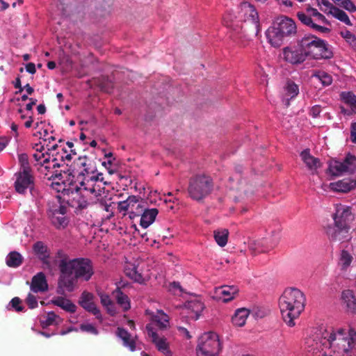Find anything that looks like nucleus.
<instances>
[{
  "mask_svg": "<svg viewBox=\"0 0 356 356\" xmlns=\"http://www.w3.org/2000/svg\"><path fill=\"white\" fill-rule=\"evenodd\" d=\"M306 12L309 15V16L316 17H317V15H318L319 12L317 10V9L314 8H307L306 10Z\"/></svg>",
  "mask_w": 356,
  "mask_h": 356,
  "instance_id": "680f3d73",
  "label": "nucleus"
},
{
  "mask_svg": "<svg viewBox=\"0 0 356 356\" xmlns=\"http://www.w3.org/2000/svg\"><path fill=\"white\" fill-rule=\"evenodd\" d=\"M342 101L348 104L352 111H356V96L351 92H342L340 94Z\"/></svg>",
  "mask_w": 356,
  "mask_h": 356,
  "instance_id": "79ce46f5",
  "label": "nucleus"
},
{
  "mask_svg": "<svg viewBox=\"0 0 356 356\" xmlns=\"http://www.w3.org/2000/svg\"><path fill=\"white\" fill-rule=\"evenodd\" d=\"M266 35L268 42L274 47H280L285 38L275 24L267 29Z\"/></svg>",
  "mask_w": 356,
  "mask_h": 356,
  "instance_id": "a878e982",
  "label": "nucleus"
},
{
  "mask_svg": "<svg viewBox=\"0 0 356 356\" xmlns=\"http://www.w3.org/2000/svg\"><path fill=\"white\" fill-rule=\"evenodd\" d=\"M317 2L318 5L321 7V10L327 14L329 10H332V8L336 7L333 6L328 0H317Z\"/></svg>",
  "mask_w": 356,
  "mask_h": 356,
  "instance_id": "09e8293b",
  "label": "nucleus"
},
{
  "mask_svg": "<svg viewBox=\"0 0 356 356\" xmlns=\"http://www.w3.org/2000/svg\"><path fill=\"white\" fill-rule=\"evenodd\" d=\"M20 303L21 300L17 297L13 298L10 302L12 307H13L17 312H21L23 310V307L19 305Z\"/></svg>",
  "mask_w": 356,
  "mask_h": 356,
  "instance_id": "864d4df0",
  "label": "nucleus"
},
{
  "mask_svg": "<svg viewBox=\"0 0 356 356\" xmlns=\"http://www.w3.org/2000/svg\"><path fill=\"white\" fill-rule=\"evenodd\" d=\"M316 20L320 23H323L327 25L330 24L329 21L325 18V17L323 15H322L320 13H318V15H317V17H316Z\"/></svg>",
  "mask_w": 356,
  "mask_h": 356,
  "instance_id": "4d7b16f0",
  "label": "nucleus"
},
{
  "mask_svg": "<svg viewBox=\"0 0 356 356\" xmlns=\"http://www.w3.org/2000/svg\"><path fill=\"white\" fill-rule=\"evenodd\" d=\"M356 158L348 154L343 162L334 160L329 163V172L334 176H339L343 172H353L355 168Z\"/></svg>",
  "mask_w": 356,
  "mask_h": 356,
  "instance_id": "4468645a",
  "label": "nucleus"
},
{
  "mask_svg": "<svg viewBox=\"0 0 356 356\" xmlns=\"http://www.w3.org/2000/svg\"><path fill=\"white\" fill-rule=\"evenodd\" d=\"M299 93V88L297 84L291 81H288L283 88L282 92V103L288 106L290 99L296 97Z\"/></svg>",
  "mask_w": 356,
  "mask_h": 356,
  "instance_id": "393cba45",
  "label": "nucleus"
},
{
  "mask_svg": "<svg viewBox=\"0 0 356 356\" xmlns=\"http://www.w3.org/2000/svg\"><path fill=\"white\" fill-rule=\"evenodd\" d=\"M297 17L303 24L309 26L316 31L322 33H328L330 32V29L329 28L314 23L307 12H298L297 13Z\"/></svg>",
  "mask_w": 356,
  "mask_h": 356,
  "instance_id": "cd10ccee",
  "label": "nucleus"
},
{
  "mask_svg": "<svg viewBox=\"0 0 356 356\" xmlns=\"http://www.w3.org/2000/svg\"><path fill=\"white\" fill-rule=\"evenodd\" d=\"M332 214L334 225L330 227L327 234L332 241H344L348 239L350 222L354 219L350 207L340 203L335 204Z\"/></svg>",
  "mask_w": 356,
  "mask_h": 356,
  "instance_id": "0eeeda50",
  "label": "nucleus"
},
{
  "mask_svg": "<svg viewBox=\"0 0 356 356\" xmlns=\"http://www.w3.org/2000/svg\"><path fill=\"white\" fill-rule=\"evenodd\" d=\"M250 314L249 310L245 308L238 309L232 317V323L234 325L242 327L245 324Z\"/></svg>",
  "mask_w": 356,
  "mask_h": 356,
  "instance_id": "c9c22d12",
  "label": "nucleus"
},
{
  "mask_svg": "<svg viewBox=\"0 0 356 356\" xmlns=\"http://www.w3.org/2000/svg\"><path fill=\"white\" fill-rule=\"evenodd\" d=\"M22 256L15 251L10 252L6 258V263L7 266L11 268L19 267L22 264Z\"/></svg>",
  "mask_w": 356,
  "mask_h": 356,
  "instance_id": "4c0bfd02",
  "label": "nucleus"
},
{
  "mask_svg": "<svg viewBox=\"0 0 356 356\" xmlns=\"http://www.w3.org/2000/svg\"><path fill=\"white\" fill-rule=\"evenodd\" d=\"M117 336L121 339L123 345L128 348L131 351L136 349V337H133L125 329L118 327L117 330Z\"/></svg>",
  "mask_w": 356,
  "mask_h": 356,
  "instance_id": "7c9ffc66",
  "label": "nucleus"
},
{
  "mask_svg": "<svg viewBox=\"0 0 356 356\" xmlns=\"http://www.w3.org/2000/svg\"><path fill=\"white\" fill-rule=\"evenodd\" d=\"M94 296L89 292L84 291L80 298L79 304L82 307L94 314L99 320H102V315L99 309L93 302Z\"/></svg>",
  "mask_w": 356,
  "mask_h": 356,
  "instance_id": "aec40b11",
  "label": "nucleus"
},
{
  "mask_svg": "<svg viewBox=\"0 0 356 356\" xmlns=\"http://www.w3.org/2000/svg\"><path fill=\"white\" fill-rule=\"evenodd\" d=\"M10 139L6 136L0 137V151L3 150L8 144Z\"/></svg>",
  "mask_w": 356,
  "mask_h": 356,
  "instance_id": "6e6d98bb",
  "label": "nucleus"
},
{
  "mask_svg": "<svg viewBox=\"0 0 356 356\" xmlns=\"http://www.w3.org/2000/svg\"><path fill=\"white\" fill-rule=\"evenodd\" d=\"M26 71L30 74H35L36 72L35 65L33 63H29L26 65Z\"/></svg>",
  "mask_w": 356,
  "mask_h": 356,
  "instance_id": "052dcab7",
  "label": "nucleus"
},
{
  "mask_svg": "<svg viewBox=\"0 0 356 356\" xmlns=\"http://www.w3.org/2000/svg\"><path fill=\"white\" fill-rule=\"evenodd\" d=\"M80 329L83 332H89L95 335L98 334V331L96 327L90 323L81 324Z\"/></svg>",
  "mask_w": 356,
  "mask_h": 356,
  "instance_id": "8fccbe9b",
  "label": "nucleus"
},
{
  "mask_svg": "<svg viewBox=\"0 0 356 356\" xmlns=\"http://www.w3.org/2000/svg\"><path fill=\"white\" fill-rule=\"evenodd\" d=\"M314 76L317 78L325 86H330L332 82V76L329 74L323 71L316 72L314 74Z\"/></svg>",
  "mask_w": 356,
  "mask_h": 356,
  "instance_id": "a18cd8bd",
  "label": "nucleus"
},
{
  "mask_svg": "<svg viewBox=\"0 0 356 356\" xmlns=\"http://www.w3.org/2000/svg\"><path fill=\"white\" fill-rule=\"evenodd\" d=\"M74 144L67 142L66 146L52 144L46 151L42 143L33 144V158L38 170L45 176L49 175L50 170L58 168L64 164L69 165L76 152L72 149Z\"/></svg>",
  "mask_w": 356,
  "mask_h": 356,
  "instance_id": "7ed1b4c3",
  "label": "nucleus"
},
{
  "mask_svg": "<svg viewBox=\"0 0 356 356\" xmlns=\"http://www.w3.org/2000/svg\"><path fill=\"white\" fill-rule=\"evenodd\" d=\"M168 289L175 294H179L181 292V286L179 282H173L170 283Z\"/></svg>",
  "mask_w": 356,
  "mask_h": 356,
  "instance_id": "603ef678",
  "label": "nucleus"
},
{
  "mask_svg": "<svg viewBox=\"0 0 356 356\" xmlns=\"http://www.w3.org/2000/svg\"><path fill=\"white\" fill-rule=\"evenodd\" d=\"M98 295L100 298L101 303L106 309L107 312L112 316L115 314V305L111 300L108 295L102 292H99Z\"/></svg>",
  "mask_w": 356,
  "mask_h": 356,
  "instance_id": "a19ab883",
  "label": "nucleus"
},
{
  "mask_svg": "<svg viewBox=\"0 0 356 356\" xmlns=\"http://www.w3.org/2000/svg\"><path fill=\"white\" fill-rule=\"evenodd\" d=\"M63 319L54 312H49L47 314L46 320L42 322L43 327L52 325H59Z\"/></svg>",
  "mask_w": 356,
  "mask_h": 356,
  "instance_id": "37998d69",
  "label": "nucleus"
},
{
  "mask_svg": "<svg viewBox=\"0 0 356 356\" xmlns=\"http://www.w3.org/2000/svg\"><path fill=\"white\" fill-rule=\"evenodd\" d=\"M105 157L108 159V164L111 165L112 163L111 158L113 157V154L111 152L106 154Z\"/></svg>",
  "mask_w": 356,
  "mask_h": 356,
  "instance_id": "338daca9",
  "label": "nucleus"
},
{
  "mask_svg": "<svg viewBox=\"0 0 356 356\" xmlns=\"http://www.w3.org/2000/svg\"><path fill=\"white\" fill-rule=\"evenodd\" d=\"M305 296L296 288L284 290L279 299V307L284 321L289 327H293L305 307Z\"/></svg>",
  "mask_w": 356,
  "mask_h": 356,
  "instance_id": "423d86ee",
  "label": "nucleus"
},
{
  "mask_svg": "<svg viewBox=\"0 0 356 356\" xmlns=\"http://www.w3.org/2000/svg\"><path fill=\"white\" fill-rule=\"evenodd\" d=\"M113 293L118 305H120L124 311L130 309V301L127 295L124 294L120 289H116Z\"/></svg>",
  "mask_w": 356,
  "mask_h": 356,
  "instance_id": "ea45409f",
  "label": "nucleus"
},
{
  "mask_svg": "<svg viewBox=\"0 0 356 356\" xmlns=\"http://www.w3.org/2000/svg\"><path fill=\"white\" fill-rule=\"evenodd\" d=\"M34 253L42 261L44 265L49 266V252L47 247L41 241L36 242L33 247Z\"/></svg>",
  "mask_w": 356,
  "mask_h": 356,
  "instance_id": "473e14b6",
  "label": "nucleus"
},
{
  "mask_svg": "<svg viewBox=\"0 0 356 356\" xmlns=\"http://www.w3.org/2000/svg\"><path fill=\"white\" fill-rule=\"evenodd\" d=\"M336 5L343 8L346 10L354 13L356 11V6L350 0H332Z\"/></svg>",
  "mask_w": 356,
  "mask_h": 356,
  "instance_id": "49530a36",
  "label": "nucleus"
},
{
  "mask_svg": "<svg viewBox=\"0 0 356 356\" xmlns=\"http://www.w3.org/2000/svg\"><path fill=\"white\" fill-rule=\"evenodd\" d=\"M145 314L149 317V323L154 324L159 330H166L170 327V317L163 310L158 309L154 312L146 309Z\"/></svg>",
  "mask_w": 356,
  "mask_h": 356,
  "instance_id": "dca6fc26",
  "label": "nucleus"
},
{
  "mask_svg": "<svg viewBox=\"0 0 356 356\" xmlns=\"http://www.w3.org/2000/svg\"><path fill=\"white\" fill-rule=\"evenodd\" d=\"M353 261V254L348 250H343L339 254L337 267L341 273H346L350 271Z\"/></svg>",
  "mask_w": 356,
  "mask_h": 356,
  "instance_id": "5701e85b",
  "label": "nucleus"
},
{
  "mask_svg": "<svg viewBox=\"0 0 356 356\" xmlns=\"http://www.w3.org/2000/svg\"><path fill=\"white\" fill-rule=\"evenodd\" d=\"M66 208L63 206H59L58 209H55L49 216L54 225L58 228H64L67 226L68 220L65 216Z\"/></svg>",
  "mask_w": 356,
  "mask_h": 356,
  "instance_id": "b1692460",
  "label": "nucleus"
},
{
  "mask_svg": "<svg viewBox=\"0 0 356 356\" xmlns=\"http://www.w3.org/2000/svg\"><path fill=\"white\" fill-rule=\"evenodd\" d=\"M30 288L34 293H42L48 290V284L43 273H38L33 277Z\"/></svg>",
  "mask_w": 356,
  "mask_h": 356,
  "instance_id": "bb28decb",
  "label": "nucleus"
},
{
  "mask_svg": "<svg viewBox=\"0 0 356 356\" xmlns=\"http://www.w3.org/2000/svg\"><path fill=\"white\" fill-rule=\"evenodd\" d=\"M99 87L102 90L110 93L113 89V83L110 81H107L106 83H102L99 84Z\"/></svg>",
  "mask_w": 356,
  "mask_h": 356,
  "instance_id": "5fc2aeb1",
  "label": "nucleus"
},
{
  "mask_svg": "<svg viewBox=\"0 0 356 356\" xmlns=\"http://www.w3.org/2000/svg\"><path fill=\"white\" fill-rule=\"evenodd\" d=\"M24 89L29 95H31L33 92V89L29 84H26L24 86Z\"/></svg>",
  "mask_w": 356,
  "mask_h": 356,
  "instance_id": "69168bd1",
  "label": "nucleus"
},
{
  "mask_svg": "<svg viewBox=\"0 0 356 356\" xmlns=\"http://www.w3.org/2000/svg\"><path fill=\"white\" fill-rule=\"evenodd\" d=\"M26 302L31 309H34L38 307V299L35 296L31 293L28 294Z\"/></svg>",
  "mask_w": 356,
  "mask_h": 356,
  "instance_id": "3c124183",
  "label": "nucleus"
},
{
  "mask_svg": "<svg viewBox=\"0 0 356 356\" xmlns=\"http://www.w3.org/2000/svg\"><path fill=\"white\" fill-rule=\"evenodd\" d=\"M51 302L54 305L70 313H74L76 309V306L74 303L63 297H56L51 300Z\"/></svg>",
  "mask_w": 356,
  "mask_h": 356,
  "instance_id": "f704fd0d",
  "label": "nucleus"
},
{
  "mask_svg": "<svg viewBox=\"0 0 356 356\" xmlns=\"http://www.w3.org/2000/svg\"><path fill=\"white\" fill-rule=\"evenodd\" d=\"M350 136L351 140L356 143V122L352 124Z\"/></svg>",
  "mask_w": 356,
  "mask_h": 356,
  "instance_id": "bf43d9fd",
  "label": "nucleus"
},
{
  "mask_svg": "<svg viewBox=\"0 0 356 356\" xmlns=\"http://www.w3.org/2000/svg\"><path fill=\"white\" fill-rule=\"evenodd\" d=\"M300 156L307 168L311 171H315L321 166L320 161L312 156L307 149L302 151Z\"/></svg>",
  "mask_w": 356,
  "mask_h": 356,
  "instance_id": "72a5a7b5",
  "label": "nucleus"
},
{
  "mask_svg": "<svg viewBox=\"0 0 356 356\" xmlns=\"http://www.w3.org/2000/svg\"><path fill=\"white\" fill-rule=\"evenodd\" d=\"M20 118L26 128L33 127L37 131L34 133V136H38L40 142L44 147L46 146V151L48 152V147L52 146L51 143L56 140L51 128L49 124L42 120L41 117L36 116L34 113H22Z\"/></svg>",
  "mask_w": 356,
  "mask_h": 356,
  "instance_id": "1a4fd4ad",
  "label": "nucleus"
},
{
  "mask_svg": "<svg viewBox=\"0 0 356 356\" xmlns=\"http://www.w3.org/2000/svg\"><path fill=\"white\" fill-rule=\"evenodd\" d=\"M341 298L348 312L351 313L356 312V298L353 291L350 289L343 290Z\"/></svg>",
  "mask_w": 356,
  "mask_h": 356,
  "instance_id": "2f4dec72",
  "label": "nucleus"
},
{
  "mask_svg": "<svg viewBox=\"0 0 356 356\" xmlns=\"http://www.w3.org/2000/svg\"><path fill=\"white\" fill-rule=\"evenodd\" d=\"M15 188L18 193L24 194L31 191L34 185V177L31 171L19 170L15 174Z\"/></svg>",
  "mask_w": 356,
  "mask_h": 356,
  "instance_id": "2eb2a0df",
  "label": "nucleus"
},
{
  "mask_svg": "<svg viewBox=\"0 0 356 356\" xmlns=\"http://www.w3.org/2000/svg\"><path fill=\"white\" fill-rule=\"evenodd\" d=\"M229 231L227 229L220 228L214 231L213 236L217 244L220 247H224L227 243Z\"/></svg>",
  "mask_w": 356,
  "mask_h": 356,
  "instance_id": "e433bc0d",
  "label": "nucleus"
},
{
  "mask_svg": "<svg viewBox=\"0 0 356 356\" xmlns=\"http://www.w3.org/2000/svg\"><path fill=\"white\" fill-rule=\"evenodd\" d=\"M18 161L20 165L19 170L31 171L28 155L25 153H21L18 154Z\"/></svg>",
  "mask_w": 356,
  "mask_h": 356,
  "instance_id": "de8ad7c7",
  "label": "nucleus"
},
{
  "mask_svg": "<svg viewBox=\"0 0 356 356\" xmlns=\"http://www.w3.org/2000/svg\"><path fill=\"white\" fill-rule=\"evenodd\" d=\"M279 3L286 7H291L292 2L290 0H277Z\"/></svg>",
  "mask_w": 356,
  "mask_h": 356,
  "instance_id": "e2e57ef3",
  "label": "nucleus"
},
{
  "mask_svg": "<svg viewBox=\"0 0 356 356\" xmlns=\"http://www.w3.org/2000/svg\"><path fill=\"white\" fill-rule=\"evenodd\" d=\"M178 330H179L180 334L185 337L186 339L191 338V336L186 328L183 327H179Z\"/></svg>",
  "mask_w": 356,
  "mask_h": 356,
  "instance_id": "13d9d810",
  "label": "nucleus"
},
{
  "mask_svg": "<svg viewBox=\"0 0 356 356\" xmlns=\"http://www.w3.org/2000/svg\"><path fill=\"white\" fill-rule=\"evenodd\" d=\"M159 213L157 209H147L145 206L143 207V211L140 216V225L146 229L149 227L155 221L156 217Z\"/></svg>",
  "mask_w": 356,
  "mask_h": 356,
  "instance_id": "c756f323",
  "label": "nucleus"
},
{
  "mask_svg": "<svg viewBox=\"0 0 356 356\" xmlns=\"http://www.w3.org/2000/svg\"><path fill=\"white\" fill-rule=\"evenodd\" d=\"M60 275L58 289L65 291H73L78 279L88 281L94 273L91 261L88 259H63L59 263Z\"/></svg>",
  "mask_w": 356,
  "mask_h": 356,
  "instance_id": "20e7f679",
  "label": "nucleus"
},
{
  "mask_svg": "<svg viewBox=\"0 0 356 356\" xmlns=\"http://www.w3.org/2000/svg\"><path fill=\"white\" fill-rule=\"evenodd\" d=\"M148 337L154 344L158 351L165 356H172V353L170 349V343L168 339L158 334L156 330L152 327V323H147L145 327Z\"/></svg>",
  "mask_w": 356,
  "mask_h": 356,
  "instance_id": "ddd939ff",
  "label": "nucleus"
},
{
  "mask_svg": "<svg viewBox=\"0 0 356 356\" xmlns=\"http://www.w3.org/2000/svg\"><path fill=\"white\" fill-rule=\"evenodd\" d=\"M327 14L331 15L334 18L337 19L348 26L353 25L348 15L343 10L339 9L337 7L332 8V10H329Z\"/></svg>",
  "mask_w": 356,
  "mask_h": 356,
  "instance_id": "58836bf2",
  "label": "nucleus"
},
{
  "mask_svg": "<svg viewBox=\"0 0 356 356\" xmlns=\"http://www.w3.org/2000/svg\"><path fill=\"white\" fill-rule=\"evenodd\" d=\"M274 24L284 38L294 35L296 33V24L289 17H280L277 18Z\"/></svg>",
  "mask_w": 356,
  "mask_h": 356,
  "instance_id": "a211bd4d",
  "label": "nucleus"
},
{
  "mask_svg": "<svg viewBox=\"0 0 356 356\" xmlns=\"http://www.w3.org/2000/svg\"><path fill=\"white\" fill-rule=\"evenodd\" d=\"M283 57L286 62L293 65L302 63L307 59L300 47L298 49L285 47L283 49Z\"/></svg>",
  "mask_w": 356,
  "mask_h": 356,
  "instance_id": "6ab92c4d",
  "label": "nucleus"
},
{
  "mask_svg": "<svg viewBox=\"0 0 356 356\" xmlns=\"http://www.w3.org/2000/svg\"><path fill=\"white\" fill-rule=\"evenodd\" d=\"M145 203L135 195H130L127 200L118 202V209L120 213L129 214L130 218L139 216L143 211Z\"/></svg>",
  "mask_w": 356,
  "mask_h": 356,
  "instance_id": "f8f14e48",
  "label": "nucleus"
},
{
  "mask_svg": "<svg viewBox=\"0 0 356 356\" xmlns=\"http://www.w3.org/2000/svg\"><path fill=\"white\" fill-rule=\"evenodd\" d=\"M304 344L308 352L318 356H356V332L320 326L309 332Z\"/></svg>",
  "mask_w": 356,
  "mask_h": 356,
  "instance_id": "f03ea898",
  "label": "nucleus"
},
{
  "mask_svg": "<svg viewBox=\"0 0 356 356\" xmlns=\"http://www.w3.org/2000/svg\"><path fill=\"white\" fill-rule=\"evenodd\" d=\"M47 67L49 70H54L56 67V63L54 61H49L47 63Z\"/></svg>",
  "mask_w": 356,
  "mask_h": 356,
  "instance_id": "774afa93",
  "label": "nucleus"
},
{
  "mask_svg": "<svg viewBox=\"0 0 356 356\" xmlns=\"http://www.w3.org/2000/svg\"><path fill=\"white\" fill-rule=\"evenodd\" d=\"M238 292V289L236 286L225 285L216 288L215 294L216 298L226 302L233 300Z\"/></svg>",
  "mask_w": 356,
  "mask_h": 356,
  "instance_id": "412c9836",
  "label": "nucleus"
},
{
  "mask_svg": "<svg viewBox=\"0 0 356 356\" xmlns=\"http://www.w3.org/2000/svg\"><path fill=\"white\" fill-rule=\"evenodd\" d=\"M306 58L312 60L330 59L333 56L328 43L313 34H305L298 41Z\"/></svg>",
  "mask_w": 356,
  "mask_h": 356,
  "instance_id": "6e6552de",
  "label": "nucleus"
},
{
  "mask_svg": "<svg viewBox=\"0 0 356 356\" xmlns=\"http://www.w3.org/2000/svg\"><path fill=\"white\" fill-rule=\"evenodd\" d=\"M77 175L67 188L63 191L67 195V202L73 207L86 208L88 204L102 201L106 196L105 185L102 173H97L95 161L84 156L75 161Z\"/></svg>",
  "mask_w": 356,
  "mask_h": 356,
  "instance_id": "f257e3e1",
  "label": "nucleus"
},
{
  "mask_svg": "<svg viewBox=\"0 0 356 356\" xmlns=\"http://www.w3.org/2000/svg\"><path fill=\"white\" fill-rule=\"evenodd\" d=\"M124 273L127 277L139 284H143L147 280V276L140 268L139 264L127 262L124 266Z\"/></svg>",
  "mask_w": 356,
  "mask_h": 356,
  "instance_id": "f3484780",
  "label": "nucleus"
},
{
  "mask_svg": "<svg viewBox=\"0 0 356 356\" xmlns=\"http://www.w3.org/2000/svg\"><path fill=\"white\" fill-rule=\"evenodd\" d=\"M185 307L189 311L188 314L190 317L194 320L199 318L204 308L203 302L198 298H194L187 301Z\"/></svg>",
  "mask_w": 356,
  "mask_h": 356,
  "instance_id": "c85d7f7f",
  "label": "nucleus"
},
{
  "mask_svg": "<svg viewBox=\"0 0 356 356\" xmlns=\"http://www.w3.org/2000/svg\"><path fill=\"white\" fill-rule=\"evenodd\" d=\"M356 187V177L346 178L330 184V188L336 192L348 193Z\"/></svg>",
  "mask_w": 356,
  "mask_h": 356,
  "instance_id": "4be33fe9",
  "label": "nucleus"
},
{
  "mask_svg": "<svg viewBox=\"0 0 356 356\" xmlns=\"http://www.w3.org/2000/svg\"><path fill=\"white\" fill-rule=\"evenodd\" d=\"M340 35L353 49L356 50V36L353 33L348 30H345L341 31Z\"/></svg>",
  "mask_w": 356,
  "mask_h": 356,
  "instance_id": "c03bdc74",
  "label": "nucleus"
},
{
  "mask_svg": "<svg viewBox=\"0 0 356 356\" xmlns=\"http://www.w3.org/2000/svg\"><path fill=\"white\" fill-rule=\"evenodd\" d=\"M237 16L232 13H227L223 17V24L228 28L238 32L239 30L244 37L250 35L248 28L252 29L254 35L259 31V15L254 7L248 3L243 2L238 7Z\"/></svg>",
  "mask_w": 356,
  "mask_h": 356,
  "instance_id": "39448f33",
  "label": "nucleus"
},
{
  "mask_svg": "<svg viewBox=\"0 0 356 356\" xmlns=\"http://www.w3.org/2000/svg\"><path fill=\"white\" fill-rule=\"evenodd\" d=\"M10 128H11V130L13 132H15V137H17L18 136V134H17L18 126L16 124L13 123L10 126Z\"/></svg>",
  "mask_w": 356,
  "mask_h": 356,
  "instance_id": "0e129e2a",
  "label": "nucleus"
},
{
  "mask_svg": "<svg viewBox=\"0 0 356 356\" xmlns=\"http://www.w3.org/2000/svg\"><path fill=\"white\" fill-rule=\"evenodd\" d=\"M222 350L218 335L213 332L202 334L198 339L197 356H219Z\"/></svg>",
  "mask_w": 356,
  "mask_h": 356,
  "instance_id": "9d476101",
  "label": "nucleus"
},
{
  "mask_svg": "<svg viewBox=\"0 0 356 356\" xmlns=\"http://www.w3.org/2000/svg\"><path fill=\"white\" fill-rule=\"evenodd\" d=\"M212 189L213 182L211 177L205 175H199L191 179L188 191L192 199L201 200L210 194Z\"/></svg>",
  "mask_w": 356,
  "mask_h": 356,
  "instance_id": "9b49d317",
  "label": "nucleus"
}]
</instances>
